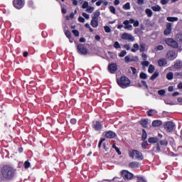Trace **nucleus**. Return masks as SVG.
Listing matches in <instances>:
<instances>
[{
  "label": "nucleus",
  "mask_w": 182,
  "mask_h": 182,
  "mask_svg": "<svg viewBox=\"0 0 182 182\" xmlns=\"http://www.w3.org/2000/svg\"><path fill=\"white\" fill-rule=\"evenodd\" d=\"M117 82L119 87H122V89H126V87H129V86H130L132 81H130L127 77L122 76L119 79H117Z\"/></svg>",
  "instance_id": "2"
},
{
  "label": "nucleus",
  "mask_w": 182,
  "mask_h": 182,
  "mask_svg": "<svg viewBox=\"0 0 182 182\" xmlns=\"http://www.w3.org/2000/svg\"><path fill=\"white\" fill-rule=\"evenodd\" d=\"M174 77V74L171 72H169L166 74V79L168 80H173V78Z\"/></svg>",
  "instance_id": "27"
},
{
  "label": "nucleus",
  "mask_w": 182,
  "mask_h": 182,
  "mask_svg": "<svg viewBox=\"0 0 182 182\" xmlns=\"http://www.w3.org/2000/svg\"><path fill=\"white\" fill-rule=\"evenodd\" d=\"M82 9H86V8H89V2L85 1L82 6Z\"/></svg>",
  "instance_id": "48"
},
{
  "label": "nucleus",
  "mask_w": 182,
  "mask_h": 182,
  "mask_svg": "<svg viewBox=\"0 0 182 182\" xmlns=\"http://www.w3.org/2000/svg\"><path fill=\"white\" fill-rule=\"evenodd\" d=\"M140 164L137 161H132L129 164V168H139Z\"/></svg>",
  "instance_id": "16"
},
{
  "label": "nucleus",
  "mask_w": 182,
  "mask_h": 182,
  "mask_svg": "<svg viewBox=\"0 0 182 182\" xmlns=\"http://www.w3.org/2000/svg\"><path fill=\"white\" fill-rule=\"evenodd\" d=\"M120 175L124 178V180H132L133 177H134V175H133V173H130L127 170L121 171Z\"/></svg>",
  "instance_id": "5"
},
{
  "label": "nucleus",
  "mask_w": 182,
  "mask_h": 182,
  "mask_svg": "<svg viewBox=\"0 0 182 182\" xmlns=\"http://www.w3.org/2000/svg\"><path fill=\"white\" fill-rule=\"evenodd\" d=\"M139 124H141L144 129H147L149 127V119H142L139 121Z\"/></svg>",
  "instance_id": "15"
},
{
  "label": "nucleus",
  "mask_w": 182,
  "mask_h": 182,
  "mask_svg": "<svg viewBox=\"0 0 182 182\" xmlns=\"http://www.w3.org/2000/svg\"><path fill=\"white\" fill-rule=\"evenodd\" d=\"M141 65L142 66H144L145 68H147V66H149V65H150V63L149 61H146V60L142 61L141 63Z\"/></svg>",
  "instance_id": "42"
},
{
  "label": "nucleus",
  "mask_w": 182,
  "mask_h": 182,
  "mask_svg": "<svg viewBox=\"0 0 182 182\" xmlns=\"http://www.w3.org/2000/svg\"><path fill=\"white\" fill-rule=\"evenodd\" d=\"M122 39L124 41H129L130 42H134V37L132 36V34H129L127 33H124L122 36Z\"/></svg>",
  "instance_id": "11"
},
{
  "label": "nucleus",
  "mask_w": 182,
  "mask_h": 182,
  "mask_svg": "<svg viewBox=\"0 0 182 182\" xmlns=\"http://www.w3.org/2000/svg\"><path fill=\"white\" fill-rule=\"evenodd\" d=\"M72 32H73L74 36H75L76 38L79 37V35H80L79 31H77V30H73Z\"/></svg>",
  "instance_id": "49"
},
{
  "label": "nucleus",
  "mask_w": 182,
  "mask_h": 182,
  "mask_svg": "<svg viewBox=\"0 0 182 182\" xmlns=\"http://www.w3.org/2000/svg\"><path fill=\"white\" fill-rule=\"evenodd\" d=\"M163 124V122L160 119L154 120L152 122V127H160Z\"/></svg>",
  "instance_id": "17"
},
{
  "label": "nucleus",
  "mask_w": 182,
  "mask_h": 182,
  "mask_svg": "<svg viewBox=\"0 0 182 182\" xmlns=\"http://www.w3.org/2000/svg\"><path fill=\"white\" fill-rule=\"evenodd\" d=\"M153 112H154V110L153 109H149V111H147L148 116H149L150 117L154 116V114H152Z\"/></svg>",
  "instance_id": "53"
},
{
  "label": "nucleus",
  "mask_w": 182,
  "mask_h": 182,
  "mask_svg": "<svg viewBox=\"0 0 182 182\" xmlns=\"http://www.w3.org/2000/svg\"><path fill=\"white\" fill-rule=\"evenodd\" d=\"M175 69H181L182 68V61L177 60L173 65Z\"/></svg>",
  "instance_id": "21"
},
{
  "label": "nucleus",
  "mask_w": 182,
  "mask_h": 182,
  "mask_svg": "<svg viewBox=\"0 0 182 182\" xmlns=\"http://www.w3.org/2000/svg\"><path fill=\"white\" fill-rule=\"evenodd\" d=\"M139 25H140V22H139V21H135L134 22L133 26H134V28H137V26H139Z\"/></svg>",
  "instance_id": "60"
},
{
  "label": "nucleus",
  "mask_w": 182,
  "mask_h": 182,
  "mask_svg": "<svg viewBox=\"0 0 182 182\" xmlns=\"http://www.w3.org/2000/svg\"><path fill=\"white\" fill-rule=\"evenodd\" d=\"M16 170L11 165H4L1 168L0 177L4 180H12L15 177Z\"/></svg>",
  "instance_id": "1"
},
{
  "label": "nucleus",
  "mask_w": 182,
  "mask_h": 182,
  "mask_svg": "<svg viewBox=\"0 0 182 182\" xmlns=\"http://www.w3.org/2000/svg\"><path fill=\"white\" fill-rule=\"evenodd\" d=\"M24 167L25 168H29V167H31V162H29V161H26L24 162Z\"/></svg>",
  "instance_id": "46"
},
{
  "label": "nucleus",
  "mask_w": 182,
  "mask_h": 182,
  "mask_svg": "<svg viewBox=\"0 0 182 182\" xmlns=\"http://www.w3.org/2000/svg\"><path fill=\"white\" fill-rule=\"evenodd\" d=\"M130 68H131V70H132L133 75H136V73H137V70L136 69V68L131 67Z\"/></svg>",
  "instance_id": "57"
},
{
  "label": "nucleus",
  "mask_w": 182,
  "mask_h": 182,
  "mask_svg": "<svg viewBox=\"0 0 182 182\" xmlns=\"http://www.w3.org/2000/svg\"><path fill=\"white\" fill-rule=\"evenodd\" d=\"M109 11L111 12V14H113L114 15H116V8H114V6H110L109 7Z\"/></svg>",
  "instance_id": "37"
},
{
  "label": "nucleus",
  "mask_w": 182,
  "mask_h": 182,
  "mask_svg": "<svg viewBox=\"0 0 182 182\" xmlns=\"http://www.w3.org/2000/svg\"><path fill=\"white\" fill-rule=\"evenodd\" d=\"M123 9H125V11H129L130 9V3H126L124 5L122 6Z\"/></svg>",
  "instance_id": "40"
},
{
  "label": "nucleus",
  "mask_w": 182,
  "mask_h": 182,
  "mask_svg": "<svg viewBox=\"0 0 182 182\" xmlns=\"http://www.w3.org/2000/svg\"><path fill=\"white\" fill-rule=\"evenodd\" d=\"M112 149H114V150L117 151V153L119 154V156L122 155V151H120V149H119V147L116 146V144H112Z\"/></svg>",
  "instance_id": "32"
},
{
  "label": "nucleus",
  "mask_w": 182,
  "mask_h": 182,
  "mask_svg": "<svg viewBox=\"0 0 182 182\" xmlns=\"http://www.w3.org/2000/svg\"><path fill=\"white\" fill-rule=\"evenodd\" d=\"M106 141V139L105 138H101L100 140V142L98 144V148L100 149L102 147V144L103 143V141Z\"/></svg>",
  "instance_id": "47"
},
{
  "label": "nucleus",
  "mask_w": 182,
  "mask_h": 182,
  "mask_svg": "<svg viewBox=\"0 0 182 182\" xmlns=\"http://www.w3.org/2000/svg\"><path fill=\"white\" fill-rule=\"evenodd\" d=\"M104 134L106 139H114L116 137V134L113 131H105Z\"/></svg>",
  "instance_id": "13"
},
{
  "label": "nucleus",
  "mask_w": 182,
  "mask_h": 182,
  "mask_svg": "<svg viewBox=\"0 0 182 182\" xmlns=\"http://www.w3.org/2000/svg\"><path fill=\"white\" fill-rule=\"evenodd\" d=\"M114 48H115V49H119V48H120V43H119L118 41H116V42L114 43Z\"/></svg>",
  "instance_id": "54"
},
{
  "label": "nucleus",
  "mask_w": 182,
  "mask_h": 182,
  "mask_svg": "<svg viewBox=\"0 0 182 182\" xmlns=\"http://www.w3.org/2000/svg\"><path fill=\"white\" fill-rule=\"evenodd\" d=\"M139 77H140V79L146 80V79H147V74H146V73L141 72V73H140V74H139Z\"/></svg>",
  "instance_id": "39"
},
{
  "label": "nucleus",
  "mask_w": 182,
  "mask_h": 182,
  "mask_svg": "<svg viewBox=\"0 0 182 182\" xmlns=\"http://www.w3.org/2000/svg\"><path fill=\"white\" fill-rule=\"evenodd\" d=\"M78 21L81 23H84L85 22V18L82 17V16H79L78 17Z\"/></svg>",
  "instance_id": "61"
},
{
  "label": "nucleus",
  "mask_w": 182,
  "mask_h": 182,
  "mask_svg": "<svg viewBox=\"0 0 182 182\" xmlns=\"http://www.w3.org/2000/svg\"><path fill=\"white\" fill-rule=\"evenodd\" d=\"M151 9L154 12H160L161 11V6L159 5L153 6H151Z\"/></svg>",
  "instance_id": "23"
},
{
  "label": "nucleus",
  "mask_w": 182,
  "mask_h": 182,
  "mask_svg": "<svg viewBox=\"0 0 182 182\" xmlns=\"http://www.w3.org/2000/svg\"><path fill=\"white\" fill-rule=\"evenodd\" d=\"M141 58H142L143 60H147V54L143 53L141 54Z\"/></svg>",
  "instance_id": "59"
},
{
  "label": "nucleus",
  "mask_w": 182,
  "mask_h": 182,
  "mask_svg": "<svg viewBox=\"0 0 182 182\" xmlns=\"http://www.w3.org/2000/svg\"><path fill=\"white\" fill-rule=\"evenodd\" d=\"M158 94L160 95V96H164V95H166V90H159L158 91Z\"/></svg>",
  "instance_id": "51"
},
{
  "label": "nucleus",
  "mask_w": 182,
  "mask_h": 182,
  "mask_svg": "<svg viewBox=\"0 0 182 182\" xmlns=\"http://www.w3.org/2000/svg\"><path fill=\"white\" fill-rule=\"evenodd\" d=\"M66 20L69 21L70 19H73L75 18V14L74 13H70L69 16H66Z\"/></svg>",
  "instance_id": "41"
},
{
  "label": "nucleus",
  "mask_w": 182,
  "mask_h": 182,
  "mask_svg": "<svg viewBox=\"0 0 182 182\" xmlns=\"http://www.w3.org/2000/svg\"><path fill=\"white\" fill-rule=\"evenodd\" d=\"M92 128L95 129L96 132H100L103 129V122L95 121L92 122Z\"/></svg>",
  "instance_id": "9"
},
{
  "label": "nucleus",
  "mask_w": 182,
  "mask_h": 182,
  "mask_svg": "<svg viewBox=\"0 0 182 182\" xmlns=\"http://www.w3.org/2000/svg\"><path fill=\"white\" fill-rule=\"evenodd\" d=\"M137 4H138V5H144V0H138Z\"/></svg>",
  "instance_id": "64"
},
{
  "label": "nucleus",
  "mask_w": 182,
  "mask_h": 182,
  "mask_svg": "<svg viewBox=\"0 0 182 182\" xmlns=\"http://www.w3.org/2000/svg\"><path fill=\"white\" fill-rule=\"evenodd\" d=\"M164 127L165 130L168 132H171L173 130H174V127H176V124H174V122L168 121L164 123Z\"/></svg>",
  "instance_id": "6"
},
{
  "label": "nucleus",
  "mask_w": 182,
  "mask_h": 182,
  "mask_svg": "<svg viewBox=\"0 0 182 182\" xmlns=\"http://www.w3.org/2000/svg\"><path fill=\"white\" fill-rule=\"evenodd\" d=\"M77 50L80 55H87L89 53V50L86 48L85 44H78L77 46Z\"/></svg>",
  "instance_id": "4"
},
{
  "label": "nucleus",
  "mask_w": 182,
  "mask_h": 182,
  "mask_svg": "<svg viewBox=\"0 0 182 182\" xmlns=\"http://www.w3.org/2000/svg\"><path fill=\"white\" fill-rule=\"evenodd\" d=\"M158 64L160 68H163V66H166V65H167V60L165 58H161L158 60Z\"/></svg>",
  "instance_id": "18"
},
{
  "label": "nucleus",
  "mask_w": 182,
  "mask_h": 182,
  "mask_svg": "<svg viewBox=\"0 0 182 182\" xmlns=\"http://www.w3.org/2000/svg\"><path fill=\"white\" fill-rule=\"evenodd\" d=\"M102 4H103V1L100 0V1H97V2L95 3V5H96L97 6H100V5H102Z\"/></svg>",
  "instance_id": "62"
},
{
  "label": "nucleus",
  "mask_w": 182,
  "mask_h": 182,
  "mask_svg": "<svg viewBox=\"0 0 182 182\" xmlns=\"http://www.w3.org/2000/svg\"><path fill=\"white\" fill-rule=\"evenodd\" d=\"M166 20L168 21V22H177V21H178V18H177V17H167Z\"/></svg>",
  "instance_id": "29"
},
{
  "label": "nucleus",
  "mask_w": 182,
  "mask_h": 182,
  "mask_svg": "<svg viewBox=\"0 0 182 182\" xmlns=\"http://www.w3.org/2000/svg\"><path fill=\"white\" fill-rule=\"evenodd\" d=\"M70 123H71L72 124H76V123H77V120H76V119L75 118H72L70 121Z\"/></svg>",
  "instance_id": "58"
},
{
  "label": "nucleus",
  "mask_w": 182,
  "mask_h": 182,
  "mask_svg": "<svg viewBox=\"0 0 182 182\" xmlns=\"http://www.w3.org/2000/svg\"><path fill=\"white\" fill-rule=\"evenodd\" d=\"M176 52L170 51L168 54V58H170L171 60H174L176 59Z\"/></svg>",
  "instance_id": "26"
},
{
  "label": "nucleus",
  "mask_w": 182,
  "mask_h": 182,
  "mask_svg": "<svg viewBox=\"0 0 182 182\" xmlns=\"http://www.w3.org/2000/svg\"><path fill=\"white\" fill-rule=\"evenodd\" d=\"M127 55V52L125 50H123L121 51V53H119V58H124Z\"/></svg>",
  "instance_id": "38"
},
{
  "label": "nucleus",
  "mask_w": 182,
  "mask_h": 182,
  "mask_svg": "<svg viewBox=\"0 0 182 182\" xmlns=\"http://www.w3.org/2000/svg\"><path fill=\"white\" fill-rule=\"evenodd\" d=\"M159 72L155 71L154 73L150 77L151 80H154L155 79H157V77H159Z\"/></svg>",
  "instance_id": "28"
},
{
  "label": "nucleus",
  "mask_w": 182,
  "mask_h": 182,
  "mask_svg": "<svg viewBox=\"0 0 182 182\" xmlns=\"http://www.w3.org/2000/svg\"><path fill=\"white\" fill-rule=\"evenodd\" d=\"M99 16H100V11H95L93 13L92 19L99 21Z\"/></svg>",
  "instance_id": "25"
},
{
  "label": "nucleus",
  "mask_w": 182,
  "mask_h": 182,
  "mask_svg": "<svg viewBox=\"0 0 182 182\" xmlns=\"http://www.w3.org/2000/svg\"><path fill=\"white\" fill-rule=\"evenodd\" d=\"M124 60H125L126 63H129L130 62H134V60L130 58V56H129V55H127L124 57Z\"/></svg>",
  "instance_id": "34"
},
{
  "label": "nucleus",
  "mask_w": 182,
  "mask_h": 182,
  "mask_svg": "<svg viewBox=\"0 0 182 182\" xmlns=\"http://www.w3.org/2000/svg\"><path fill=\"white\" fill-rule=\"evenodd\" d=\"M156 70V68H154V65H149L148 72L149 73H153Z\"/></svg>",
  "instance_id": "33"
},
{
  "label": "nucleus",
  "mask_w": 182,
  "mask_h": 182,
  "mask_svg": "<svg viewBox=\"0 0 182 182\" xmlns=\"http://www.w3.org/2000/svg\"><path fill=\"white\" fill-rule=\"evenodd\" d=\"M90 25L92 28H97L99 26V20L92 18Z\"/></svg>",
  "instance_id": "22"
},
{
  "label": "nucleus",
  "mask_w": 182,
  "mask_h": 182,
  "mask_svg": "<svg viewBox=\"0 0 182 182\" xmlns=\"http://www.w3.org/2000/svg\"><path fill=\"white\" fill-rule=\"evenodd\" d=\"M129 20H125L123 22V24L125 25L124 26V29H128L129 31H132V29H133V26L132 25L129 24Z\"/></svg>",
  "instance_id": "19"
},
{
  "label": "nucleus",
  "mask_w": 182,
  "mask_h": 182,
  "mask_svg": "<svg viewBox=\"0 0 182 182\" xmlns=\"http://www.w3.org/2000/svg\"><path fill=\"white\" fill-rule=\"evenodd\" d=\"M145 12L149 18H151V16H153V11H151V9H146L145 10Z\"/></svg>",
  "instance_id": "30"
},
{
  "label": "nucleus",
  "mask_w": 182,
  "mask_h": 182,
  "mask_svg": "<svg viewBox=\"0 0 182 182\" xmlns=\"http://www.w3.org/2000/svg\"><path fill=\"white\" fill-rule=\"evenodd\" d=\"M169 1L170 0H161V5H167V4H168Z\"/></svg>",
  "instance_id": "56"
},
{
  "label": "nucleus",
  "mask_w": 182,
  "mask_h": 182,
  "mask_svg": "<svg viewBox=\"0 0 182 182\" xmlns=\"http://www.w3.org/2000/svg\"><path fill=\"white\" fill-rule=\"evenodd\" d=\"M159 140L160 139L157 137H150V138H149L148 141H149V143L154 144L156 143H159Z\"/></svg>",
  "instance_id": "20"
},
{
  "label": "nucleus",
  "mask_w": 182,
  "mask_h": 182,
  "mask_svg": "<svg viewBox=\"0 0 182 182\" xmlns=\"http://www.w3.org/2000/svg\"><path fill=\"white\" fill-rule=\"evenodd\" d=\"M93 11H95V8L92 7V6H89L87 7L86 11L88 12V14H92V12H93Z\"/></svg>",
  "instance_id": "45"
},
{
  "label": "nucleus",
  "mask_w": 182,
  "mask_h": 182,
  "mask_svg": "<svg viewBox=\"0 0 182 182\" xmlns=\"http://www.w3.org/2000/svg\"><path fill=\"white\" fill-rule=\"evenodd\" d=\"M141 83L144 87H146V89H149V85H147V82L145 80H141Z\"/></svg>",
  "instance_id": "50"
},
{
  "label": "nucleus",
  "mask_w": 182,
  "mask_h": 182,
  "mask_svg": "<svg viewBox=\"0 0 182 182\" xmlns=\"http://www.w3.org/2000/svg\"><path fill=\"white\" fill-rule=\"evenodd\" d=\"M172 23H167V24H166V28L164 30V35H166V36H168V35H170V33H171V31H172V28H171V26H172Z\"/></svg>",
  "instance_id": "14"
},
{
  "label": "nucleus",
  "mask_w": 182,
  "mask_h": 182,
  "mask_svg": "<svg viewBox=\"0 0 182 182\" xmlns=\"http://www.w3.org/2000/svg\"><path fill=\"white\" fill-rule=\"evenodd\" d=\"M167 144H168V142L166 140L159 141L158 143L156 144V146L153 148L152 151H155L156 153H160L161 150L160 146H167Z\"/></svg>",
  "instance_id": "8"
},
{
  "label": "nucleus",
  "mask_w": 182,
  "mask_h": 182,
  "mask_svg": "<svg viewBox=\"0 0 182 182\" xmlns=\"http://www.w3.org/2000/svg\"><path fill=\"white\" fill-rule=\"evenodd\" d=\"M13 5L16 9H22L23 8V0H13Z\"/></svg>",
  "instance_id": "10"
},
{
  "label": "nucleus",
  "mask_w": 182,
  "mask_h": 182,
  "mask_svg": "<svg viewBox=\"0 0 182 182\" xmlns=\"http://www.w3.org/2000/svg\"><path fill=\"white\" fill-rule=\"evenodd\" d=\"M65 35L68 38V39H71L72 38V33H70V31L66 30L65 31Z\"/></svg>",
  "instance_id": "31"
},
{
  "label": "nucleus",
  "mask_w": 182,
  "mask_h": 182,
  "mask_svg": "<svg viewBox=\"0 0 182 182\" xmlns=\"http://www.w3.org/2000/svg\"><path fill=\"white\" fill-rule=\"evenodd\" d=\"M135 177L136 178H137L136 182H147L146 181V179H144V178H143L142 176H136Z\"/></svg>",
  "instance_id": "35"
},
{
  "label": "nucleus",
  "mask_w": 182,
  "mask_h": 182,
  "mask_svg": "<svg viewBox=\"0 0 182 182\" xmlns=\"http://www.w3.org/2000/svg\"><path fill=\"white\" fill-rule=\"evenodd\" d=\"M104 29L107 33H110L112 32V28H110V27H109L108 26H105L104 27Z\"/></svg>",
  "instance_id": "44"
},
{
  "label": "nucleus",
  "mask_w": 182,
  "mask_h": 182,
  "mask_svg": "<svg viewBox=\"0 0 182 182\" xmlns=\"http://www.w3.org/2000/svg\"><path fill=\"white\" fill-rule=\"evenodd\" d=\"M82 15L84 18H85V19H90V16L85 12H83Z\"/></svg>",
  "instance_id": "55"
},
{
  "label": "nucleus",
  "mask_w": 182,
  "mask_h": 182,
  "mask_svg": "<svg viewBox=\"0 0 182 182\" xmlns=\"http://www.w3.org/2000/svg\"><path fill=\"white\" fill-rule=\"evenodd\" d=\"M133 46L134 48H132L131 52H136V50H139V46L138 43H134Z\"/></svg>",
  "instance_id": "36"
},
{
  "label": "nucleus",
  "mask_w": 182,
  "mask_h": 182,
  "mask_svg": "<svg viewBox=\"0 0 182 182\" xmlns=\"http://www.w3.org/2000/svg\"><path fill=\"white\" fill-rule=\"evenodd\" d=\"M156 49H157L158 50H163V49H164V47L163 46H161V45H159V46H158L156 47Z\"/></svg>",
  "instance_id": "63"
},
{
  "label": "nucleus",
  "mask_w": 182,
  "mask_h": 182,
  "mask_svg": "<svg viewBox=\"0 0 182 182\" xmlns=\"http://www.w3.org/2000/svg\"><path fill=\"white\" fill-rule=\"evenodd\" d=\"M108 70L109 73H116L117 72V64L114 63H112L111 64H109L108 65Z\"/></svg>",
  "instance_id": "12"
},
{
  "label": "nucleus",
  "mask_w": 182,
  "mask_h": 182,
  "mask_svg": "<svg viewBox=\"0 0 182 182\" xmlns=\"http://www.w3.org/2000/svg\"><path fill=\"white\" fill-rule=\"evenodd\" d=\"M147 146H149V143L147 142V141H143V142L141 143V147L143 149H146Z\"/></svg>",
  "instance_id": "43"
},
{
  "label": "nucleus",
  "mask_w": 182,
  "mask_h": 182,
  "mask_svg": "<svg viewBox=\"0 0 182 182\" xmlns=\"http://www.w3.org/2000/svg\"><path fill=\"white\" fill-rule=\"evenodd\" d=\"M139 50L140 52H144V50H146V46L144 44H141Z\"/></svg>",
  "instance_id": "52"
},
{
  "label": "nucleus",
  "mask_w": 182,
  "mask_h": 182,
  "mask_svg": "<svg viewBox=\"0 0 182 182\" xmlns=\"http://www.w3.org/2000/svg\"><path fill=\"white\" fill-rule=\"evenodd\" d=\"M165 43L168 45V46H170L171 48H173V49H177L178 48V43L173 38H168L165 40Z\"/></svg>",
  "instance_id": "7"
},
{
  "label": "nucleus",
  "mask_w": 182,
  "mask_h": 182,
  "mask_svg": "<svg viewBox=\"0 0 182 182\" xmlns=\"http://www.w3.org/2000/svg\"><path fill=\"white\" fill-rule=\"evenodd\" d=\"M147 139V132H146V129H142V135H141V140L142 141H145Z\"/></svg>",
  "instance_id": "24"
},
{
  "label": "nucleus",
  "mask_w": 182,
  "mask_h": 182,
  "mask_svg": "<svg viewBox=\"0 0 182 182\" xmlns=\"http://www.w3.org/2000/svg\"><path fill=\"white\" fill-rule=\"evenodd\" d=\"M129 156L131 159H136V160H144V156H143V154L138 150L132 149L131 151H129Z\"/></svg>",
  "instance_id": "3"
}]
</instances>
